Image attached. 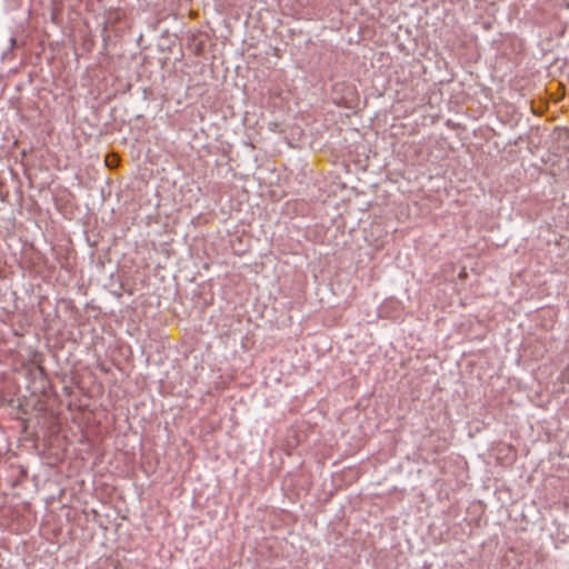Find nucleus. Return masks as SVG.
I'll list each match as a JSON object with an SVG mask.
<instances>
[{
    "mask_svg": "<svg viewBox=\"0 0 569 569\" xmlns=\"http://www.w3.org/2000/svg\"><path fill=\"white\" fill-rule=\"evenodd\" d=\"M106 162H107L108 167L114 168V167H117V164L119 162V158L114 154H111L107 158Z\"/></svg>",
    "mask_w": 569,
    "mask_h": 569,
    "instance_id": "nucleus-1",
    "label": "nucleus"
}]
</instances>
